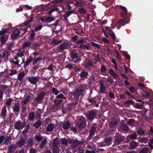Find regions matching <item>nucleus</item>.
Instances as JSON below:
<instances>
[{
  "label": "nucleus",
  "instance_id": "f257e3e1",
  "mask_svg": "<svg viewBox=\"0 0 153 153\" xmlns=\"http://www.w3.org/2000/svg\"><path fill=\"white\" fill-rule=\"evenodd\" d=\"M87 86V85L82 84L77 88L73 92V95L75 101L71 103V105H75L77 103V101L79 100V97L82 94L85 90L86 87Z\"/></svg>",
  "mask_w": 153,
  "mask_h": 153
},
{
  "label": "nucleus",
  "instance_id": "f03ea898",
  "mask_svg": "<svg viewBox=\"0 0 153 153\" xmlns=\"http://www.w3.org/2000/svg\"><path fill=\"white\" fill-rule=\"evenodd\" d=\"M78 48L83 50H88L91 49L89 44L84 39H81L76 42Z\"/></svg>",
  "mask_w": 153,
  "mask_h": 153
},
{
  "label": "nucleus",
  "instance_id": "7ed1b4c3",
  "mask_svg": "<svg viewBox=\"0 0 153 153\" xmlns=\"http://www.w3.org/2000/svg\"><path fill=\"white\" fill-rule=\"evenodd\" d=\"M59 144V140L57 138H56L53 140L52 142L50 145V147L52 148L53 153H59L60 150L58 146Z\"/></svg>",
  "mask_w": 153,
  "mask_h": 153
},
{
  "label": "nucleus",
  "instance_id": "20e7f679",
  "mask_svg": "<svg viewBox=\"0 0 153 153\" xmlns=\"http://www.w3.org/2000/svg\"><path fill=\"white\" fill-rule=\"evenodd\" d=\"M27 31V27L22 29L16 28L11 35V39L14 40L17 38L21 33L22 35L25 33Z\"/></svg>",
  "mask_w": 153,
  "mask_h": 153
},
{
  "label": "nucleus",
  "instance_id": "39448f33",
  "mask_svg": "<svg viewBox=\"0 0 153 153\" xmlns=\"http://www.w3.org/2000/svg\"><path fill=\"white\" fill-rule=\"evenodd\" d=\"M10 30L8 28H6L0 31V41L2 44H4L8 39V36L5 34L8 33Z\"/></svg>",
  "mask_w": 153,
  "mask_h": 153
},
{
  "label": "nucleus",
  "instance_id": "423d86ee",
  "mask_svg": "<svg viewBox=\"0 0 153 153\" xmlns=\"http://www.w3.org/2000/svg\"><path fill=\"white\" fill-rule=\"evenodd\" d=\"M86 125V122L85 118L80 117L77 122V126L80 129L84 128Z\"/></svg>",
  "mask_w": 153,
  "mask_h": 153
},
{
  "label": "nucleus",
  "instance_id": "0eeeda50",
  "mask_svg": "<svg viewBox=\"0 0 153 153\" xmlns=\"http://www.w3.org/2000/svg\"><path fill=\"white\" fill-rule=\"evenodd\" d=\"M26 123L25 121L22 122L20 120L16 122L14 125V128L19 130L21 129H22L25 126Z\"/></svg>",
  "mask_w": 153,
  "mask_h": 153
},
{
  "label": "nucleus",
  "instance_id": "6e6552de",
  "mask_svg": "<svg viewBox=\"0 0 153 153\" xmlns=\"http://www.w3.org/2000/svg\"><path fill=\"white\" fill-rule=\"evenodd\" d=\"M69 46V44L68 43L65 42L57 47L56 49V51L58 53L61 52L64 50L68 49Z\"/></svg>",
  "mask_w": 153,
  "mask_h": 153
},
{
  "label": "nucleus",
  "instance_id": "1a4fd4ad",
  "mask_svg": "<svg viewBox=\"0 0 153 153\" xmlns=\"http://www.w3.org/2000/svg\"><path fill=\"white\" fill-rule=\"evenodd\" d=\"M24 56L22 53H18L14 58V59L17 61L19 63L22 64L24 61Z\"/></svg>",
  "mask_w": 153,
  "mask_h": 153
},
{
  "label": "nucleus",
  "instance_id": "9d476101",
  "mask_svg": "<svg viewBox=\"0 0 153 153\" xmlns=\"http://www.w3.org/2000/svg\"><path fill=\"white\" fill-rule=\"evenodd\" d=\"M39 79L40 77L39 76H32L29 77L28 80L31 84L35 85L38 82Z\"/></svg>",
  "mask_w": 153,
  "mask_h": 153
},
{
  "label": "nucleus",
  "instance_id": "9b49d317",
  "mask_svg": "<svg viewBox=\"0 0 153 153\" xmlns=\"http://www.w3.org/2000/svg\"><path fill=\"white\" fill-rule=\"evenodd\" d=\"M125 137L122 136L119 134H117L115 136L114 143L117 145L124 140Z\"/></svg>",
  "mask_w": 153,
  "mask_h": 153
},
{
  "label": "nucleus",
  "instance_id": "f8f14e48",
  "mask_svg": "<svg viewBox=\"0 0 153 153\" xmlns=\"http://www.w3.org/2000/svg\"><path fill=\"white\" fill-rule=\"evenodd\" d=\"M93 59H86L84 61L83 63V65L84 67L86 68H89L93 66Z\"/></svg>",
  "mask_w": 153,
  "mask_h": 153
},
{
  "label": "nucleus",
  "instance_id": "ddd939ff",
  "mask_svg": "<svg viewBox=\"0 0 153 153\" xmlns=\"http://www.w3.org/2000/svg\"><path fill=\"white\" fill-rule=\"evenodd\" d=\"M13 112L16 115H18L20 111V105L19 103L15 104L12 108Z\"/></svg>",
  "mask_w": 153,
  "mask_h": 153
},
{
  "label": "nucleus",
  "instance_id": "4468645a",
  "mask_svg": "<svg viewBox=\"0 0 153 153\" xmlns=\"http://www.w3.org/2000/svg\"><path fill=\"white\" fill-rule=\"evenodd\" d=\"M45 94V92H42L40 93L35 98L34 100L35 101L38 103L42 102Z\"/></svg>",
  "mask_w": 153,
  "mask_h": 153
},
{
  "label": "nucleus",
  "instance_id": "2eb2a0df",
  "mask_svg": "<svg viewBox=\"0 0 153 153\" xmlns=\"http://www.w3.org/2000/svg\"><path fill=\"white\" fill-rule=\"evenodd\" d=\"M7 106L4 105L1 108V112L0 116L2 118L5 119L6 118L7 110L6 109Z\"/></svg>",
  "mask_w": 153,
  "mask_h": 153
},
{
  "label": "nucleus",
  "instance_id": "dca6fc26",
  "mask_svg": "<svg viewBox=\"0 0 153 153\" xmlns=\"http://www.w3.org/2000/svg\"><path fill=\"white\" fill-rule=\"evenodd\" d=\"M95 115V113L91 111L87 113L86 114V116L88 119L91 120H92L94 119Z\"/></svg>",
  "mask_w": 153,
  "mask_h": 153
},
{
  "label": "nucleus",
  "instance_id": "f3484780",
  "mask_svg": "<svg viewBox=\"0 0 153 153\" xmlns=\"http://www.w3.org/2000/svg\"><path fill=\"white\" fill-rule=\"evenodd\" d=\"M26 139L24 137H22L17 142L18 146L19 147H22L25 143Z\"/></svg>",
  "mask_w": 153,
  "mask_h": 153
},
{
  "label": "nucleus",
  "instance_id": "a211bd4d",
  "mask_svg": "<svg viewBox=\"0 0 153 153\" xmlns=\"http://www.w3.org/2000/svg\"><path fill=\"white\" fill-rule=\"evenodd\" d=\"M99 84L100 85V92L102 93H103L105 90V88L104 85L103 81L102 80H100Z\"/></svg>",
  "mask_w": 153,
  "mask_h": 153
},
{
  "label": "nucleus",
  "instance_id": "6ab92c4d",
  "mask_svg": "<svg viewBox=\"0 0 153 153\" xmlns=\"http://www.w3.org/2000/svg\"><path fill=\"white\" fill-rule=\"evenodd\" d=\"M16 148V146L15 145H11L8 147L7 153H13Z\"/></svg>",
  "mask_w": 153,
  "mask_h": 153
},
{
  "label": "nucleus",
  "instance_id": "aec40b11",
  "mask_svg": "<svg viewBox=\"0 0 153 153\" xmlns=\"http://www.w3.org/2000/svg\"><path fill=\"white\" fill-rule=\"evenodd\" d=\"M10 51H5L3 52L2 56L3 58L7 59H8V57L10 55Z\"/></svg>",
  "mask_w": 153,
  "mask_h": 153
},
{
  "label": "nucleus",
  "instance_id": "412c9836",
  "mask_svg": "<svg viewBox=\"0 0 153 153\" xmlns=\"http://www.w3.org/2000/svg\"><path fill=\"white\" fill-rule=\"evenodd\" d=\"M78 54L76 51L74 50H72L70 52V56L73 59L76 58L78 57Z\"/></svg>",
  "mask_w": 153,
  "mask_h": 153
},
{
  "label": "nucleus",
  "instance_id": "4be33fe9",
  "mask_svg": "<svg viewBox=\"0 0 153 153\" xmlns=\"http://www.w3.org/2000/svg\"><path fill=\"white\" fill-rule=\"evenodd\" d=\"M138 143L134 141H132L130 142L128 148L130 149H133L135 148L137 146Z\"/></svg>",
  "mask_w": 153,
  "mask_h": 153
},
{
  "label": "nucleus",
  "instance_id": "5701e85b",
  "mask_svg": "<svg viewBox=\"0 0 153 153\" xmlns=\"http://www.w3.org/2000/svg\"><path fill=\"white\" fill-rule=\"evenodd\" d=\"M54 127L55 125L54 124L50 123L47 126L46 131L48 132L52 131H53Z\"/></svg>",
  "mask_w": 153,
  "mask_h": 153
},
{
  "label": "nucleus",
  "instance_id": "b1692460",
  "mask_svg": "<svg viewBox=\"0 0 153 153\" xmlns=\"http://www.w3.org/2000/svg\"><path fill=\"white\" fill-rule=\"evenodd\" d=\"M62 42V40H61L58 39H54L51 41V44L55 46L61 43Z\"/></svg>",
  "mask_w": 153,
  "mask_h": 153
},
{
  "label": "nucleus",
  "instance_id": "393cba45",
  "mask_svg": "<svg viewBox=\"0 0 153 153\" xmlns=\"http://www.w3.org/2000/svg\"><path fill=\"white\" fill-rule=\"evenodd\" d=\"M74 13V11L73 10L66 12L65 13L63 16L64 19L66 20L68 17L71 15V14Z\"/></svg>",
  "mask_w": 153,
  "mask_h": 153
},
{
  "label": "nucleus",
  "instance_id": "a878e982",
  "mask_svg": "<svg viewBox=\"0 0 153 153\" xmlns=\"http://www.w3.org/2000/svg\"><path fill=\"white\" fill-rule=\"evenodd\" d=\"M4 140V144L5 145H7L9 143H11V136H7L5 138V137Z\"/></svg>",
  "mask_w": 153,
  "mask_h": 153
},
{
  "label": "nucleus",
  "instance_id": "bb28decb",
  "mask_svg": "<svg viewBox=\"0 0 153 153\" xmlns=\"http://www.w3.org/2000/svg\"><path fill=\"white\" fill-rule=\"evenodd\" d=\"M35 138L36 141L39 142L43 139V137L40 134H37L35 136Z\"/></svg>",
  "mask_w": 153,
  "mask_h": 153
},
{
  "label": "nucleus",
  "instance_id": "cd10ccee",
  "mask_svg": "<svg viewBox=\"0 0 153 153\" xmlns=\"http://www.w3.org/2000/svg\"><path fill=\"white\" fill-rule=\"evenodd\" d=\"M71 126V124L70 122L68 121L64 122L62 125V127L65 130L68 129Z\"/></svg>",
  "mask_w": 153,
  "mask_h": 153
},
{
  "label": "nucleus",
  "instance_id": "c85d7f7f",
  "mask_svg": "<svg viewBox=\"0 0 153 153\" xmlns=\"http://www.w3.org/2000/svg\"><path fill=\"white\" fill-rule=\"evenodd\" d=\"M96 130V125H94L91 127L90 131V136H92L94 135V133Z\"/></svg>",
  "mask_w": 153,
  "mask_h": 153
},
{
  "label": "nucleus",
  "instance_id": "c756f323",
  "mask_svg": "<svg viewBox=\"0 0 153 153\" xmlns=\"http://www.w3.org/2000/svg\"><path fill=\"white\" fill-rule=\"evenodd\" d=\"M69 143L71 144V147L74 148L77 146L78 143L77 141L69 140Z\"/></svg>",
  "mask_w": 153,
  "mask_h": 153
},
{
  "label": "nucleus",
  "instance_id": "7c9ffc66",
  "mask_svg": "<svg viewBox=\"0 0 153 153\" xmlns=\"http://www.w3.org/2000/svg\"><path fill=\"white\" fill-rule=\"evenodd\" d=\"M120 129L125 131H129V128L128 126L124 123H121L120 126Z\"/></svg>",
  "mask_w": 153,
  "mask_h": 153
},
{
  "label": "nucleus",
  "instance_id": "2f4dec72",
  "mask_svg": "<svg viewBox=\"0 0 153 153\" xmlns=\"http://www.w3.org/2000/svg\"><path fill=\"white\" fill-rule=\"evenodd\" d=\"M25 73L24 71H22L21 72L19 73L18 74V79L20 81L22 80L23 77L25 76Z\"/></svg>",
  "mask_w": 153,
  "mask_h": 153
},
{
  "label": "nucleus",
  "instance_id": "473e14b6",
  "mask_svg": "<svg viewBox=\"0 0 153 153\" xmlns=\"http://www.w3.org/2000/svg\"><path fill=\"white\" fill-rule=\"evenodd\" d=\"M33 59V57L32 56H30L27 59L26 61L24 63V67L25 68H26V66L28 65L31 62Z\"/></svg>",
  "mask_w": 153,
  "mask_h": 153
},
{
  "label": "nucleus",
  "instance_id": "72a5a7b5",
  "mask_svg": "<svg viewBox=\"0 0 153 153\" xmlns=\"http://www.w3.org/2000/svg\"><path fill=\"white\" fill-rule=\"evenodd\" d=\"M27 146H29L31 147L34 144V142L33 141V139L29 138L27 142Z\"/></svg>",
  "mask_w": 153,
  "mask_h": 153
},
{
  "label": "nucleus",
  "instance_id": "f704fd0d",
  "mask_svg": "<svg viewBox=\"0 0 153 153\" xmlns=\"http://www.w3.org/2000/svg\"><path fill=\"white\" fill-rule=\"evenodd\" d=\"M112 140L111 138H108L105 139L104 141L103 142L105 143L104 145L105 146H108L111 144V141Z\"/></svg>",
  "mask_w": 153,
  "mask_h": 153
},
{
  "label": "nucleus",
  "instance_id": "c9c22d12",
  "mask_svg": "<svg viewBox=\"0 0 153 153\" xmlns=\"http://www.w3.org/2000/svg\"><path fill=\"white\" fill-rule=\"evenodd\" d=\"M35 114L34 112H30L29 114L28 119L30 121H33L35 117Z\"/></svg>",
  "mask_w": 153,
  "mask_h": 153
},
{
  "label": "nucleus",
  "instance_id": "e433bc0d",
  "mask_svg": "<svg viewBox=\"0 0 153 153\" xmlns=\"http://www.w3.org/2000/svg\"><path fill=\"white\" fill-rule=\"evenodd\" d=\"M14 45L13 43L12 42L8 43L7 44V50L10 51L12 50V48L13 47Z\"/></svg>",
  "mask_w": 153,
  "mask_h": 153
},
{
  "label": "nucleus",
  "instance_id": "4c0bfd02",
  "mask_svg": "<svg viewBox=\"0 0 153 153\" xmlns=\"http://www.w3.org/2000/svg\"><path fill=\"white\" fill-rule=\"evenodd\" d=\"M95 81V78L94 76L93 75H92L88 78V82L89 84H92Z\"/></svg>",
  "mask_w": 153,
  "mask_h": 153
},
{
  "label": "nucleus",
  "instance_id": "58836bf2",
  "mask_svg": "<svg viewBox=\"0 0 153 153\" xmlns=\"http://www.w3.org/2000/svg\"><path fill=\"white\" fill-rule=\"evenodd\" d=\"M60 142H61V143L62 145L67 146L68 145V143L69 142L68 140L65 138H62L61 139Z\"/></svg>",
  "mask_w": 153,
  "mask_h": 153
},
{
  "label": "nucleus",
  "instance_id": "ea45409f",
  "mask_svg": "<svg viewBox=\"0 0 153 153\" xmlns=\"http://www.w3.org/2000/svg\"><path fill=\"white\" fill-rule=\"evenodd\" d=\"M55 20V18L54 17H47L45 19V22L46 23L50 22Z\"/></svg>",
  "mask_w": 153,
  "mask_h": 153
},
{
  "label": "nucleus",
  "instance_id": "a19ab883",
  "mask_svg": "<svg viewBox=\"0 0 153 153\" xmlns=\"http://www.w3.org/2000/svg\"><path fill=\"white\" fill-rule=\"evenodd\" d=\"M109 73L113 76L115 79H117V75L114 72V71L112 69H110L109 71Z\"/></svg>",
  "mask_w": 153,
  "mask_h": 153
},
{
  "label": "nucleus",
  "instance_id": "79ce46f5",
  "mask_svg": "<svg viewBox=\"0 0 153 153\" xmlns=\"http://www.w3.org/2000/svg\"><path fill=\"white\" fill-rule=\"evenodd\" d=\"M149 149L147 147H144L140 151L139 153H148Z\"/></svg>",
  "mask_w": 153,
  "mask_h": 153
},
{
  "label": "nucleus",
  "instance_id": "37998d69",
  "mask_svg": "<svg viewBox=\"0 0 153 153\" xmlns=\"http://www.w3.org/2000/svg\"><path fill=\"white\" fill-rule=\"evenodd\" d=\"M31 43L29 42H24L22 47V49L26 48L27 47H29L31 45Z\"/></svg>",
  "mask_w": 153,
  "mask_h": 153
},
{
  "label": "nucleus",
  "instance_id": "c03bdc74",
  "mask_svg": "<svg viewBox=\"0 0 153 153\" xmlns=\"http://www.w3.org/2000/svg\"><path fill=\"white\" fill-rule=\"evenodd\" d=\"M47 140L46 139H44L41 143L39 146V147L41 148H43L45 145L46 144Z\"/></svg>",
  "mask_w": 153,
  "mask_h": 153
},
{
  "label": "nucleus",
  "instance_id": "a18cd8bd",
  "mask_svg": "<svg viewBox=\"0 0 153 153\" xmlns=\"http://www.w3.org/2000/svg\"><path fill=\"white\" fill-rule=\"evenodd\" d=\"M57 9L56 6L55 5H53L51 7V10L48 12V13L49 14H51L52 12Z\"/></svg>",
  "mask_w": 153,
  "mask_h": 153
},
{
  "label": "nucleus",
  "instance_id": "49530a36",
  "mask_svg": "<svg viewBox=\"0 0 153 153\" xmlns=\"http://www.w3.org/2000/svg\"><path fill=\"white\" fill-rule=\"evenodd\" d=\"M135 122V120L133 119H131L129 120V121L127 123L129 125L133 127L134 126L135 124L134 122Z\"/></svg>",
  "mask_w": 153,
  "mask_h": 153
},
{
  "label": "nucleus",
  "instance_id": "de8ad7c7",
  "mask_svg": "<svg viewBox=\"0 0 153 153\" xmlns=\"http://www.w3.org/2000/svg\"><path fill=\"white\" fill-rule=\"evenodd\" d=\"M30 98V96H27L26 98H25L22 102V105H24L27 104L28 102V100H29Z\"/></svg>",
  "mask_w": 153,
  "mask_h": 153
},
{
  "label": "nucleus",
  "instance_id": "09e8293b",
  "mask_svg": "<svg viewBox=\"0 0 153 153\" xmlns=\"http://www.w3.org/2000/svg\"><path fill=\"white\" fill-rule=\"evenodd\" d=\"M88 74V72L85 71H83L80 74V77L82 78H84L86 77Z\"/></svg>",
  "mask_w": 153,
  "mask_h": 153
},
{
  "label": "nucleus",
  "instance_id": "8fccbe9b",
  "mask_svg": "<svg viewBox=\"0 0 153 153\" xmlns=\"http://www.w3.org/2000/svg\"><path fill=\"white\" fill-rule=\"evenodd\" d=\"M146 134L149 135L153 136V128L152 127H151L150 129L146 132Z\"/></svg>",
  "mask_w": 153,
  "mask_h": 153
},
{
  "label": "nucleus",
  "instance_id": "3c124183",
  "mask_svg": "<svg viewBox=\"0 0 153 153\" xmlns=\"http://www.w3.org/2000/svg\"><path fill=\"white\" fill-rule=\"evenodd\" d=\"M35 33L33 30H32V33L30 34V36L29 37V39L30 41L32 40L35 36Z\"/></svg>",
  "mask_w": 153,
  "mask_h": 153
},
{
  "label": "nucleus",
  "instance_id": "603ef678",
  "mask_svg": "<svg viewBox=\"0 0 153 153\" xmlns=\"http://www.w3.org/2000/svg\"><path fill=\"white\" fill-rule=\"evenodd\" d=\"M39 45L40 44H39L37 42H35L33 44L32 47L34 49L36 50L38 48Z\"/></svg>",
  "mask_w": 153,
  "mask_h": 153
},
{
  "label": "nucleus",
  "instance_id": "864d4df0",
  "mask_svg": "<svg viewBox=\"0 0 153 153\" xmlns=\"http://www.w3.org/2000/svg\"><path fill=\"white\" fill-rule=\"evenodd\" d=\"M13 100V99L12 98L7 100L5 103V104L8 106V107L9 108L11 105V102Z\"/></svg>",
  "mask_w": 153,
  "mask_h": 153
},
{
  "label": "nucleus",
  "instance_id": "5fc2aeb1",
  "mask_svg": "<svg viewBox=\"0 0 153 153\" xmlns=\"http://www.w3.org/2000/svg\"><path fill=\"white\" fill-rule=\"evenodd\" d=\"M137 132L138 134L141 135H143L145 134L144 131L141 128H139L137 129Z\"/></svg>",
  "mask_w": 153,
  "mask_h": 153
},
{
  "label": "nucleus",
  "instance_id": "6e6d98bb",
  "mask_svg": "<svg viewBox=\"0 0 153 153\" xmlns=\"http://www.w3.org/2000/svg\"><path fill=\"white\" fill-rule=\"evenodd\" d=\"M41 121L40 120H38L35 123L34 126L36 128H38L41 125Z\"/></svg>",
  "mask_w": 153,
  "mask_h": 153
},
{
  "label": "nucleus",
  "instance_id": "4d7b16f0",
  "mask_svg": "<svg viewBox=\"0 0 153 153\" xmlns=\"http://www.w3.org/2000/svg\"><path fill=\"white\" fill-rule=\"evenodd\" d=\"M117 124V121L111 122L110 123L109 126L111 128H112L115 127Z\"/></svg>",
  "mask_w": 153,
  "mask_h": 153
},
{
  "label": "nucleus",
  "instance_id": "13d9d810",
  "mask_svg": "<svg viewBox=\"0 0 153 153\" xmlns=\"http://www.w3.org/2000/svg\"><path fill=\"white\" fill-rule=\"evenodd\" d=\"M153 138L149 140V142L148 144L150 148L153 149Z\"/></svg>",
  "mask_w": 153,
  "mask_h": 153
},
{
  "label": "nucleus",
  "instance_id": "bf43d9fd",
  "mask_svg": "<svg viewBox=\"0 0 153 153\" xmlns=\"http://www.w3.org/2000/svg\"><path fill=\"white\" fill-rule=\"evenodd\" d=\"M143 104L137 103L136 104L134 107L137 109H140L143 108Z\"/></svg>",
  "mask_w": 153,
  "mask_h": 153
},
{
  "label": "nucleus",
  "instance_id": "052dcab7",
  "mask_svg": "<svg viewBox=\"0 0 153 153\" xmlns=\"http://www.w3.org/2000/svg\"><path fill=\"white\" fill-rule=\"evenodd\" d=\"M42 59V58L40 57H38L35 58L34 59L33 61V64H36L39 61Z\"/></svg>",
  "mask_w": 153,
  "mask_h": 153
},
{
  "label": "nucleus",
  "instance_id": "680f3d73",
  "mask_svg": "<svg viewBox=\"0 0 153 153\" xmlns=\"http://www.w3.org/2000/svg\"><path fill=\"white\" fill-rule=\"evenodd\" d=\"M107 70V69L105 68V66L104 65H102L100 68V72L101 73H102Z\"/></svg>",
  "mask_w": 153,
  "mask_h": 153
},
{
  "label": "nucleus",
  "instance_id": "e2e57ef3",
  "mask_svg": "<svg viewBox=\"0 0 153 153\" xmlns=\"http://www.w3.org/2000/svg\"><path fill=\"white\" fill-rule=\"evenodd\" d=\"M79 12L81 14H83L86 12V10L84 8L81 7L79 9Z\"/></svg>",
  "mask_w": 153,
  "mask_h": 153
},
{
  "label": "nucleus",
  "instance_id": "0e129e2a",
  "mask_svg": "<svg viewBox=\"0 0 153 153\" xmlns=\"http://www.w3.org/2000/svg\"><path fill=\"white\" fill-rule=\"evenodd\" d=\"M137 137V134L135 132H134L131 135L129 136L130 138L132 139H136Z\"/></svg>",
  "mask_w": 153,
  "mask_h": 153
},
{
  "label": "nucleus",
  "instance_id": "69168bd1",
  "mask_svg": "<svg viewBox=\"0 0 153 153\" xmlns=\"http://www.w3.org/2000/svg\"><path fill=\"white\" fill-rule=\"evenodd\" d=\"M49 8V7L48 5L43 6L41 7V10L42 11H44L48 10Z\"/></svg>",
  "mask_w": 153,
  "mask_h": 153
},
{
  "label": "nucleus",
  "instance_id": "338daca9",
  "mask_svg": "<svg viewBox=\"0 0 153 153\" xmlns=\"http://www.w3.org/2000/svg\"><path fill=\"white\" fill-rule=\"evenodd\" d=\"M134 103V101L133 100H128L125 102V103L126 104H133Z\"/></svg>",
  "mask_w": 153,
  "mask_h": 153
},
{
  "label": "nucleus",
  "instance_id": "774afa93",
  "mask_svg": "<svg viewBox=\"0 0 153 153\" xmlns=\"http://www.w3.org/2000/svg\"><path fill=\"white\" fill-rule=\"evenodd\" d=\"M17 73V72L16 70L15 69H12L10 71V72L9 74L10 75H13L15 74H16Z\"/></svg>",
  "mask_w": 153,
  "mask_h": 153
}]
</instances>
